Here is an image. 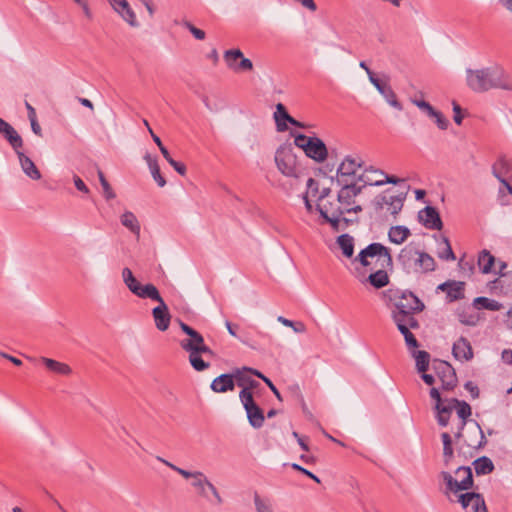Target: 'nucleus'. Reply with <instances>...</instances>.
<instances>
[{"instance_id":"1","label":"nucleus","mask_w":512,"mask_h":512,"mask_svg":"<svg viewBox=\"0 0 512 512\" xmlns=\"http://www.w3.org/2000/svg\"><path fill=\"white\" fill-rule=\"evenodd\" d=\"M467 86L474 92L482 93L491 89L512 91V79L499 66L466 70Z\"/></svg>"},{"instance_id":"2","label":"nucleus","mask_w":512,"mask_h":512,"mask_svg":"<svg viewBox=\"0 0 512 512\" xmlns=\"http://www.w3.org/2000/svg\"><path fill=\"white\" fill-rule=\"evenodd\" d=\"M374 257L377 258V263L380 268L374 273H371L368 276L367 281L376 289H380L389 283V276L386 269L392 268L393 265L390 250L381 243H371L361 250L356 260H358L364 267H367L370 265L368 258Z\"/></svg>"},{"instance_id":"3","label":"nucleus","mask_w":512,"mask_h":512,"mask_svg":"<svg viewBox=\"0 0 512 512\" xmlns=\"http://www.w3.org/2000/svg\"><path fill=\"white\" fill-rule=\"evenodd\" d=\"M397 260L407 274H427L436 269L434 258L420 250L414 242H410L400 250Z\"/></svg>"},{"instance_id":"4","label":"nucleus","mask_w":512,"mask_h":512,"mask_svg":"<svg viewBox=\"0 0 512 512\" xmlns=\"http://www.w3.org/2000/svg\"><path fill=\"white\" fill-rule=\"evenodd\" d=\"M383 297L393 303L395 310L407 312H421L424 309L423 302L412 292L402 291L398 288H390L383 292Z\"/></svg>"},{"instance_id":"5","label":"nucleus","mask_w":512,"mask_h":512,"mask_svg":"<svg viewBox=\"0 0 512 512\" xmlns=\"http://www.w3.org/2000/svg\"><path fill=\"white\" fill-rule=\"evenodd\" d=\"M295 145L301 148L305 155L314 161L321 163L328 157V150L325 143L318 137H309L304 134L295 136Z\"/></svg>"},{"instance_id":"6","label":"nucleus","mask_w":512,"mask_h":512,"mask_svg":"<svg viewBox=\"0 0 512 512\" xmlns=\"http://www.w3.org/2000/svg\"><path fill=\"white\" fill-rule=\"evenodd\" d=\"M181 348L189 353V362L196 371H204L209 367V363L201 358V354L213 355V351L201 340H181Z\"/></svg>"},{"instance_id":"7","label":"nucleus","mask_w":512,"mask_h":512,"mask_svg":"<svg viewBox=\"0 0 512 512\" xmlns=\"http://www.w3.org/2000/svg\"><path fill=\"white\" fill-rule=\"evenodd\" d=\"M457 478L446 471L441 472V477L446 484V493L468 490L473 486V475L470 467L461 466L455 471Z\"/></svg>"},{"instance_id":"8","label":"nucleus","mask_w":512,"mask_h":512,"mask_svg":"<svg viewBox=\"0 0 512 512\" xmlns=\"http://www.w3.org/2000/svg\"><path fill=\"white\" fill-rule=\"evenodd\" d=\"M181 476L185 479H191V486L196 490L197 494L203 498H208L207 489L211 491L215 498L216 504H222L223 500L216 487L207 479L201 471H182Z\"/></svg>"},{"instance_id":"9","label":"nucleus","mask_w":512,"mask_h":512,"mask_svg":"<svg viewBox=\"0 0 512 512\" xmlns=\"http://www.w3.org/2000/svg\"><path fill=\"white\" fill-rule=\"evenodd\" d=\"M340 203L337 199L333 200H322L321 203H317V210L325 222L329 223L334 230H339L341 221L348 224L349 220L342 217L345 213L340 207Z\"/></svg>"},{"instance_id":"10","label":"nucleus","mask_w":512,"mask_h":512,"mask_svg":"<svg viewBox=\"0 0 512 512\" xmlns=\"http://www.w3.org/2000/svg\"><path fill=\"white\" fill-rule=\"evenodd\" d=\"M275 164L287 177H297V157L290 145H281L275 152Z\"/></svg>"},{"instance_id":"11","label":"nucleus","mask_w":512,"mask_h":512,"mask_svg":"<svg viewBox=\"0 0 512 512\" xmlns=\"http://www.w3.org/2000/svg\"><path fill=\"white\" fill-rule=\"evenodd\" d=\"M342 188L339 190L338 202L344 213H358L362 211V207L356 203V197L361 193L362 187L356 183H340Z\"/></svg>"},{"instance_id":"12","label":"nucleus","mask_w":512,"mask_h":512,"mask_svg":"<svg viewBox=\"0 0 512 512\" xmlns=\"http://www.w3.org/2000/svg\"><path fill=\"white\" fill-rule=\"evenodd\" d=\"M239 398L244 406L248 421L253 428H261L265 421L263 410L254 402L252 392L248 387L242 389Z\"/></svg>"},{"instance_id":"13","label":"nucleus","mask_w":512,"mask_h":512,"mask_svg":"<svg viewBox=\"0 0 512 512\" xmlns=\"http://www.w3.org/2000/svg\"><path fill=\"white\" fill-rule=\"evenodd\" d=\"M362 167L359 157L346 156L337 169L338 183H356L357 172Z\"/></svg>"},{"instance_id":"14","label":"nucleus","mask_w":512,"mask_h":512,"mask_svg":"<svg viewBox=\"0 0 512 512\" xmlns=\"http://www.w3.org/2000/svg\"><path fill=\"white\" fill-rule=\"evenodd\" d=\"M224 60L227 66L237 73L251 71L253 69L252 61L245 58L239 49L226 50L224 52Z\"/></svg>"},{"instance_id":"15","label":"nucleus","mask_w":512,"mask_h":512,"mask_svg":"<svg viewBox=\"0 0 512 512\" xmlns=\"http://www.w3.org/2000/svg\"><path fill=\"white\" fill-rule=\"evenodd\" d=\"M437 376L441 381L443 390H453L457 385V376L454 368L446 361H439L434 366Z\"/></svg>"},{"instance_id":"16","label":"nucleus","mask_w":512,"mask_h":512,"mask_svg":"<svg viewBox=\"0 0 512 512\" xmlns=\"http://www.w3.org/2000/svg\"><path fill=\"white\" fill-rule=\"evenodd\" d=\"M406 195L399 193L397 195H378L374 200L376 210L383 209L384 205L388 206V211L396 216L403 208Z\"/></svg>"},{"instance_id":"17","label":"nucleus","mask_w":512,"mask_h":512,"mask_svg":"<svg viewBox=\"0 0 512 512\" xmlns=\"http://www.w3.org/2000/svg\"><path fill=\"white\" fill-rule=\"evenodd\" d=\"M465 282L456 280H447L438 285L437 290L446 293L448 302L462 300L465 297Z\"/></svg>"},{"instance_id":"18","label":"nucleus","mask_w":512,"mask_h":512,"mask_svg":"<svg viewBox=\"0 0 512 512\" xmlns=\"http://www.w3.org/2000/svg\"><path fill=\"white\" fill-rule=\"evenodd\" d=\"M458 501L465 510L470 509L472 512H488L484 498L475 492H467L460 494Z\"/></svg>"},{"instance_id":"19","label":"nucleus","mask_w":512,"mask_h":512,"mask_svg":"<svg viewBox=\"0 0 512 512\" xmlns=\"http://www.w3.org/2000/svg\"><path fill=\"white\" fill-rule=\"evenodd\" d=\"M449 402L450 405H452L453 409H456L457 415L461 419L458 425V430L455 433V438L460 439L462 437V431L466 425L467 419L472 414L471 406L467 402L463 400H458L456 398L450 399Z\"/></svg>"},{"instance_id":"20","label":"nucleus","mask_w":512,"mask_h":512,"mask_svg":"<svg viewBox=\"0 0 512 512\" xmlns=\"http://www.w3.org/2000/svg\"><path fill=\"white\" fill-rule=\"evenodd\" d=\"M155 326L159 331H166L169 328L171 315L164 300L160 301L152 310Z\"/></svg>"},{"instance_id":"21","label":"nucleus","mask_w":512,"mask_h":512,"mask_svg":"<svg viewBox=\"0 0 512 512\" xmlns=\"http://www.w3.org/2000/svg\"><path fill=\"white\" fill-rule=\"evenodd\" d=\"M419 219L422 224L432 230L442 229L443 223L436 208L426 206L419 212Z\"/></svg>"},{"instance_id":"22","label":"nucleus","mask_w":512,"mask_h":512,"mask_svg":"<svg viewBox=\"0 0 512 512\" xmlns=\"http://www.w3.org/2000/svg\"><path fill=\"white\" fill-rule=\"evenodd\" d=\"M115 12H117L129 25L138 26L137 18L127 0H107Z\"/></svg>"},{"instance_id":"23","label":"nucleus","mask_w":512,"mask_h":512,"mask_svg":"<svg viewBox=\"0 0 512 512\" xmlns=\"http://www.w3.org/2000/svg\"><path fill=\"white\" fill-rule=\"evenodd\" d=\"M0 133L5 137L13 149H21L23 147V140L21 136L2 118H0Z\"/></svg>"},{"instance_id":"24","label":"nucleus","mask_w":512,"mask_h":512,"mask_svg":"<svg viewBox=\"0 0 512 512\" xmlns=\"http://www.w3.org/2000/svg\"><path fill=\"white\" fill-rule=\"evenodd\" d=\"M0 133L5 137L13 149H21L23 147V140L21 136L2 118H0Z\"/></svg>"},{"instance_id":"25","label":"nucleus","mask_w":512,"mask_h":512,"mask_svg":"<svg viewBox=\"0 0 512 512\" xmlns=\"http://www.w3.org/2000/svg\"><path fill=\"white\" fill-rule=\"evenodd\" d=\"M134 295H136L139 298L142 299H150L152 301H155L159 303L160 301L164 300L162 296L160 295L159 290L157 287L151 283L142 285L140 282L136 287H133L131 291Z\"/></svg>"},{"instance_id":"26","label":"nucleus","mask_w":512,"mask_h":512,"mask_svg":"<svg viewBox=\"0 0 512 512\" xmlns=\"http://www.w3.org/2000/svg\"><path fill=\"white\" fill-rule=\"evenodd\" d=\"M452 353L454 357L460 361H469L473 358V350L471 344L464 337H460L453 344Z\"/></svg>"},{"instance_id":"27","label":"nucleus","mask_w":512,"mask_h":512,"mask_svg":"<svg viewBox=\"0 0 512 512\" xmlns=\"http://www.w3.org/2000/svg\"><path fill=\"white\" fill-rule=\"evenodd\" d=\"M512 171V160L506 156H500L492 165V174L499 182H504Z\"/></svg>"},{"instance_id":"28","label":"nucleus","mask_w":512,"mask_h":512,"mask_svg":"<svg viewBox=\"0 0 512 512\" xmlns=\"http://www.w3.org/2000/svg\"><path fill=\"white\" fill-rule=\"evenodd\" d=\"M23 172L32 180H39L41 173L30 157L26 156L20 149H14Z\"/></svg>"},{"instance_id":"29","label":"nucleus","mask_w":512,"mask_h":512,"mask_svg":"<svg viewBox=\"0 0 512 512\" xmlns=\"http://www.w3.org/2000/svg\"><path fill=\"white\" fill-rule=\"evenodd\" d=\"M415 312H407L404 310H393L392 317L394 322L397 325L398 330H401V325L406 326L407 328L412 329H418L419 328V322L418 320L413 316Z\"/></svg>"},{"instance_id":"30","label":"nucleus","mask_w":512,"mask_h":512,"mask_svg":"<svg viewBox=\"0 0 512 512\" xmlns=\"http://www.w3.org/2000/svg\"><path fill=\"white\" fill-rule=\"evenodd\" d=\"M210 387L216 393L232 391L235 387L234 376L232 374H222L212 381Z\"/></svg>"},{"instance_id":"31","label":"nucleus","mask_w":512,"mask_h":512,"mask_svg":"<svg viewBox=\"0 0 512 512\" xmlns=\"http://www.w3.org/2000/svg\"><path fill=\"white\" fill-rule=\"evenodd\" d=\"M372 173L378 174L380 177H383L382 179H372L369 177L368 173L364 174L361 179L363 180L364 185H370V186H381L386 183L391 184H397L401 180L398 179L395 176H388L384 172L380 170L371 171Z\"/></svg>"},{"instance_id":"32","label":"nucleus","mask_w":512,"mask_h":512,"mask_svg":"<svg viewBox=\"0 0 512 512\" xmlns=\"http://www.w3.org/2000/svg\"><path fill=\"white\" fill-rule=\"evenodd\" d=\"M291 116L286 110V107L282 103L276 105V111L274 112V120L278 132L287 130V122H289Z\"/></svg>"},{"instance_id":"33","label":"nucleus","mask_w":512,"mask_h":512,"mask_svg":"<svg viewBox=\"0 0 512 512\" xmlns=\"http://www.w3.org/2000/svg\"><path fill=\"white\" fill-rule=\"evenodd\" d=\"M472 305L477 310L499 311L503 308L502 303L484 296L476 297Z\"/></svg>"},{"instance_id":"34","label":"nucleus","mask_w":512,"mask_h":512,"mask_svg":"<svg viewBox=\"0 0 512 512\" xmlns=\"http://www.w3.org/2000/svg\"><path fill=\"white\" fill-rule=\"evenodd\" d=\"M411 235L410 230L405 226H393L388 231V238L392 243L402 244Z\"/></svg>"},{"instance_id":"35","label":"nucleus","mask_w":512,"mask_h":512,"mask_svg":"<svg viewBox=\"0 0 512 512\" xmlns=\"http://www.w3.org/2000/svg\"><path fill=\"white\" fill-rule=\"evenodd\" d=\"M41 361L46 366V368L53 373L59 375H69L72 372L71 368L67 364L56 361L54 359L42 357Z\"/></svg>"},{"instance_id":"36","label":"nucleus","mask_w":512,"mask_h":512,"mask_svg":"<svg viewBox=\"0 0 512 512\" xmlns=\"http://www.w3.org/2000/svg\"><path fill=\"white\" fill-rule=\"evenodd\" d=\"M121 224L129 229L134 235L139 237L140 235V223L134 213L131 211L124 212L120 217Z\"/></svg>"},{"instance_id":"37","label":"nucleus","mask_w":512,"mask_h":512,"mask_svg":"<svg viewBox=\"0 0 512 512\" xmlns=\"http://www.w3.org/2000/svg\"><path fill=\"white\" fill-rule=\"evenodd\" d=\"M495 257L486 249L482 250L478 255V266L483 274H488L492 270Z\"/></svg>"},{"instance_id":"38","label":"nucleus","mask_w":512,"mask_h":512,"mask_svg":"<svg viewBox=\"0 0 512 512\" xmlns=\"http://www.w3.org/2000/svg\"><path fill=\"white\" fill-rule=\"evenodd\" d=\"M144 158L147 161L153 179L156 181L159 187H164L166 185V180L161 175L157 159L151 157L149 154H146Z\"/></svg>"},{"instance_id":"39","label":"nucleus","mask_w":512,"mask_h":512,"mask_svg":"<svg viewBox=\"0 0 512 512\" xmlns=\"http://www.w3.org/2000/svg\"><path fill=\"white\" fill-rule=\"evenodd\" d=\"M435 409L437 411V422L440 426L445 427L449 423L450 415L452 413L453 407L450 405L448 401L447 405H442V403H436Z\"/></svg>"},{"instance_id":"40","label":"nucleus","mask_w":512,"mask_h":512,"mask_svg":"<svg viewBox=\"0 0 512 512\" xmlns=\"http://www.w3.org/2000/svg\"><path fill=\"white\" fill-rule=\"evenodd\" d=\"M473 466L477 475L490 474L494 470L492 460L486 456L476 459L473 462Z\"/></svg>"},{"instance_id":"41","label":"nucleus","mask_w":512,"mask_h":512,"mask_svg":"<svg viewBox=\"0 0 512 512\" xmlns=\"http://www.w3.org/2000/svg\"><path fill=\"white\" fill-rule=\"evenodd\" d=\"M337 243L345 257L351 258L354 253V239L349 234H342L337 238Z\"/></svg>"},{"instance_id":"42","label":"nucleus","mask_w":512,"mask_h":512,"mask_svg":"<svg viewBox=\"0 0 512 512\" xmlns=\"http://www.w3.org/2000/svg\"><path fill=\"white\" fill-rule=\"evenodd\" d=\"M441 439L443 442V459L445 465H448L454 455V450L452 446V438L449 433L443 432L441 434Z\"/></svg>"},{"instance_id":"43","label":"nucleus","mask_w":512,"mask_h":512,"mask_svg":"<svg viewBox=\"0 0 512 512\" xmlns=\"http://www.w3.org/2000/svg\"><path fill=\"white\" fill-rule=\"evenodd\" d=\"M387 103L393 108L401 111L403 109L402 104L398 101L396 93L393 91L390 85H387L380 93Z\"/></svg>"},{"instance_id":"44","label":"nucleus","mask_w":512,"mask_h":512,"mask_svg":"<svg viewBox=\"0 0 512 512\" xmlns=\"http://www.w3.org/2000/svg\"><path fill=\"white\" fill-rule=\"evenodd\" d=\"M416 360V367L419 372H426L429 367L430 355L428 352L421 350L413 352Z\"/></svg>"},{"instance_id":"45","label":"nucleus","mask_w":512,"mask_h":512,"mask_svg":"<svg viewBox=\"0 0 512 512\" xmlns=\"http://www.w3.org/2000/svg\"><path fill=\"white\" fill-rule=\"evenodd\" d=\"M254 504L257 512H273L270 501L262 499L257 492L254 493Z\"/></svg>"},{"instance_id":"46","label":"nucleus","mask_w":512,"mask_h":512,"mask_svg":"<svg viewBox=\"0 0 512 512\" xmlns=\"http://www.w3.org/2000/svg\"><path fill=\"white\" fill-rule=\"evenodd\" d=\"M246 371L252 373L253 375L261 378L266 384L267 386L271 389V391L274 393V395L279 399L281 400V395H280V392L278 391V389L275 387V385L272 383V381L267 378L266 376H264L261 372L255 370V369H252V368H244Z\"/></svg>"},{"instance_id":"47","label":"nucleus","mask_w":512,"mask_h":512,"mask_svg":"<svg viewBox=\"0 0 512 512\" xmlns=\"http://www.w3.org/2000/svg\"><path fill=\"white\" fill-rule=\"evenodd\" d=\"M411 328H407L404 325H401V334L404 336L405 343L408 346V348H417L418 347V341L413 335V333L410 331Z\"/></svg>"},{"instance_id":"48","label":"nucleus","mask_w":512,"mask_h":512,"mask_svg":"<svg viewBox=\"0 0 512 512\" xmlns=\"http://www.w3.org/2000/svg\"><path fill=\"white\" fill-rule=\"evenodd\" d=\"M443 244H444V250L438 253V257L443 260H455V254L451 248L450 242L448 238L443 237L442 238Z\"/></svg>"},{"instance_id":"49","label":"nucleus","mask_w":512,"mask_h":512,"mask_svg":"<svg viewBox=\"0 0 512 512\" xmlns=\"http://www.w3.org/2000/svg\"><path fill=\"white\" fill-rule=\"evenodd\" d=\"M122 278L130 291H132L133 287H136L139 283V281L134 277L132 271L127 267L122 270Z\"/></svg>"},{"instance_id":"50","label":"nucleus","mask_w":512,"mask_h":512,"mask_svg":"<svg viewBox=\"0 0 512 512\" xmlns=\"http://www.w3.org/2000/svg\"><path fill=\"white\" fill-rule=\"evenodd\" d=\"M180 328L188 336V338H186L185 340L195 341L204 339L203 336L198 331H196L195 329H193L184 322H180Z\"/></svg>"},{"instance_id":"51","label":"nucleus","mask_w":512,"mask_h":512,"mask_svg":"<svg viewBox=\"0 0 512 512\" xmlns=\"http://www.w3.org/2000/svg\"><path fill=\"white\" fill-rule=\"evenodd\" d=\"M320 194L319 183L313 178H309L307 181V191L306 196L310 198H318Z\"/></svg>"},{"instance_id":"52","label":"nucleus","mask_w":512,"mask_h":512,"mask_svg":"<svg viewBox=\"0 0 512 512\" xmlns=\"http://www.w3.org/2000/svg\"><path fill=\"white\" fill-rule=\"evenodd\" d=\"M411 102L416 105L419 109H421L423 112H425L429 117L435 114V109L433 106L422 99H411Z\"/></svg>"},{"instance_id":"53","label":"nucleus","mask_w":512,"mask_h":512,"mask_svg":"<svg viewBox=\"0 0 512 512\" xmlns=\"http://www.w3.org/2000/svg\"><path fill=\"white\" fill-rule=\"evenodd\" d=\"M236 379H237V385L242 387L243 389L245 387H248L251 390L252 388L256 387V385L258 384L257 381H255L251 378H248L246 376H243L240 371H237Z\"/></svg>"},{"instance_id":"54","label":"nucleus","mask_w":512,"mask_h":512,"mask_svg":"<svg viewBox=\"0 0 512 512\" xmlns=\"http://www.w3.org/2000/svg\"><path fill=\"white\" fill-rule=\"evenodd\" d=\"M504 188L499 189V197L502 205H510L511 202L507 199H505V192L504 189L507 191L508 194L512 196V185L507 181V179L504 180V182H500Z\"/></svg>"},{"instance_id":"55","label":"nucleus","mask_w":512,"mask_h":512,"mask_svg":"<svg viewBox=\"0 0 512 512\" xmlns=\"http://www.w3.org/2000/svg\"><path fill=\"white\" fill-rule=\"evenodd\" d=\"M459 321L462 324L468 326H475L478 323V317L474 314H468L466 312H462L458 314Z\"/></svg>"},{"instance_id":"56","label":"nucleus","mask_w":512,"mask_h":512,"mask_svg":"<svg viewBox=\"0 0 512 512\" xmlns=\"http://www.w3.org/2000/svg\"><path fill=\"white\" fill-rule=\"evenodd\" d=\"M431 118H434L435 119V123L436 125L441 129V130H446L448 128V125H449V120L440 112V111H435V114H433L432 116H430Z\"/></svg>"},{"instance_id":"57","label":"nucleus","mask_w":512,"mask_h":512,"mask_svg":"<svg viewBox=\"0 0 512 512\" xmlns=\"http://www.w3.org/2000/svg\"><path fill=\"white\" fill-rule=\"evenodd\" d=\"M184 27H186L191 33L192 35L197 39V40H203L205 39V32L197 27H195L194 25H192L190 22L188 21H185L183 23Z\"/></svg>"},{"instance_id":"58","label":"nucleus","mask_w":512,"mask_h":512,"mask_svg":"<svg viewBox=\"0 0 512 512\" xmlns=\"http://www.w3.org/2000/svg\"><path fill=\"white\" fill-rule=\"evenodd\" d=\"M291 468L296 470V471H299L301 472L302 474L308 476L309 478H311L312 480H314L316 483H320V479L315 475L313 474L312 472H310L309 470L305 469L304 467L300 466L299 464L297 463H292L291 464Z\"/></svg>"},{"instance_id":"59","label":"nucleus","mask_w":512,"mask_h":512,"mask_svg":"<svg viewBox=\"0 0 512 512\" xmlns=\"http://www.w3.org/2000/svg\"><path fill=\"white\" fill-rule=\"evenodd\" d=\"M452 105H453V112H454V117H453L454 121L457 125H460L463 121L462 109L459 106V104L455 101H453Z\"/></svg>"},{"instance_id":"60","label":"nucleus","mask_w":512,"mask_h":512,"mask_svg":"<svg viewBox=\"0 0 512 512\" xmlns=\"http://www.w3.org/2000/svg\"><path fill=\"white\" fill-rule=\"evenodd\" d=\"M73 181H74V185L77 188V190H79L85 194L89 193V188L87 187V185L83 182V180L79 176L74 175Z\"/></svg>"},{"instance_id":"61","label":"nucleus","mask_w":512,"mask_h":512,"mask_svg":"<svg viewBox=\"0 0 512 512\" xmlns=\"http://www.w3.org/2000/svg\"><path fill=\"white\" fill-rule=\"evenodd\" d=\"M459 267L464 272H468V274H473L475 269L473 261H465L463 259L459 261Z\"/></svg>"},{"instance_id":"62","label":"nucleus","mask_w":512,"mask_h":512,"mask_svg":"<svg viewBox=\"0 0 512 512\" xmlns=\"http://www.w3.org/2000/svg\"><path fill=\"white\" fill-rule=\"evenodd\" d=\"M101 186H102V189H103L104 197L107 200H111V199H114L116 197V195H115L113 189L111 188L109 182L102 183Z\"/></svg>"},{"instance_id":"63","label":"nucleus","mask_w":512,"mask_h":512,"mask_svg":"<svg viewBox=\"0 0 512 512\" xmlns=\"http://www.w3.org/2000/svg\"><path fill=\"white\" fill-rule=\"evenodd\" d=\"M464 387L466 390H468L470 392L473 399H476L479 397V393H480L479 389L472 381L466 382Z\"/></svg>"},{"instance_id":"64","label":"nucleus","mask_w":512,"mask_h":512,"mask_svg":"<svg viewBox=\"0 0 512 512\" xmlns=\"http://www.w3.org/2000/svg\"><path fill=\"white\" fill-rule=\"evenodd\" d=\"M169 164L177 171L180 175L184 176L186 174V166L185 164L178 162L176 160H171Z\"/></svg>"}]
</instances>
